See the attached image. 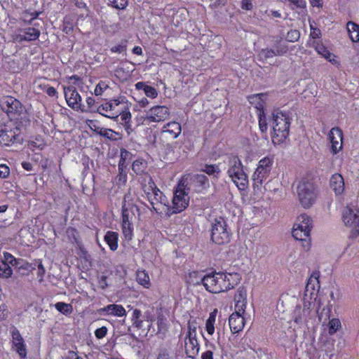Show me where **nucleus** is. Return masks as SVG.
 Segmentation results:
<instances>
[{"label": "nucleus", "instance_id": "nucleus-9", "mask_svg": "<svg viewBox=\"0 0 359 359\" xmlns=\"http://www.w3.org/2000/svg\"><path fill=\"white\" fill-rule=\"evenodd\" d=\"M211 239L217 245H222L229 242V233L226 229V224L223 218H216L212 222Z\"/></svg>", "mask_w": 359, "mask_h": 359}, {"label": "nucleus", "instance_id": "nucleus-21", "mask_svg": "<svg viewBox=\"0 0 359 359\" xmlns=\"http://www.w3.org/2000/svg\"><path fill=\"white\" fill-rule=\"evenodd\" d=\"M229 324L233 334L241 332L245 325V316L232 313L229 318Z\"/></svg>", "mask_w": 359, "mask_h": 359}, {"label": "nucleus", "instance_id": "nucleus-31", "mask_svg": "<svg viewBox=\"0 0 359 359\" xmlns=\"http://www.w3.org/2000/svg\"><path fill=\"white\" fill-rule=\"evenodd\" d=\"M137 281L145 288H149L151 286L150 278L145 271H138L137 272Z\"/></svg>", "mask_w": 359, "mask_h": 359}, {"label": "nucleus", "instance_id": "nucleus-42", "mask_svg": "<svg viewBox=\"0 0 359 359\" xmlns=\"http://www.w3.org/2000/svg\"><path fill=\"white\" fill-rule=\"evenodd\" d=\"M95 132L108 139H114V135L115 133L111 129L97 128L95 129Z\"/></svg>", "mask_w": 359, "mask_h": 359}, {"label": "nucleus", "instance_id": "nucleus-5", "mask_svg": "<svg viewBox=\"0 0 359 359\" xmlns=\"http://www.w3.org/2000/svg\"><path fill=\"white\" fill-rule=\"evenodd\" d=\"M296 193L299 203L304 208L311 207L317 198V191L314 184L306 180L298 182Z\"/></svg>", "mask_w": 359, "mask_h": 359}, {"label": "nucleus", "instance_id": "nucleus-29", "mask_svg": "<svg viewBox=\"0 0 359 359\" xmlns=\"http://www.w3.org/2000/svg\"><path fill=\"white\" fill-rule=\"evenodd\" d=\"M347 30L352 41H359V26L353 22L347 23Z\"/></svg>", "mask_w": 359, "mask_h": 359}, {"label": "nucleus", "instance_id": "nucleus-10", "mask_svg": "<svg viewBox=\"0 0 359 359\" xmlns=\"http://www.w3.org/2000/svg\"><path fill=\"white\" fill-rule=\"evenodd\" d=\"M170 115V109L165 105H155L147 111L144 120L148 123H161Z\"/></svg>", "mask_w": 359, "mask_h": 359}, {"label": "nucleus", "instance_id": "nucleus-28", "mask_svg": "<svg viewBox=\"0 0 359 359\" xmlns=\"http://www.w3.org/2000/svg\"><path fill=\"white\" fill-rule=\"evenodd\" d=\"M118 234L114 231H107L104 236V241L112 251L118 248Z\"/></svg>", "mask_w": 359, "mask_h": 359}, {"label": "nucleus", "instance_id": "nucleus-2", "mask_svg": "<svg viewBox=\"0 0 359 359\" xmlns=\"http://www.w3.org/2000/svg\"><path fill=\"white\" fill-rule=\"evenodd\" d=\"M188 177L183 178L177 184L172 199V205H168L166 215L168 216L184 211L189 204V196L187 189Z\"/></svg>", "mask_w": 359, "mask_h": 359}, {"label": "nucleus", "instance_id": "nucleus-63", "mask_svg": "<svg viewBox=\"0 0 359 359\" xmlns=\"http://www.w3.org/2000/svg\"><path fill=\"white\" fill-rule=\"evenodd\" d=\"M242 8L250 11L252 8V4L250 0H243L242 1Z\"/></svg>", "mask_w": 359, "mask_h": 359}, {"label": "nucleus", "instance_id": "nucleus-53", "mask_svg": "<svg viewBox=\"0 0 359 359\" xmlns=\"http://www.w3.org/2000/svg\"><path fill=\"white\" fill-rule=\"evenodd\" d=\"M302 310L300 307L296 308L294 310V320L297 324H302L304 320V317L302 316Z\"/></svg>", "mask_w": 359, "mask_h": 359}, {"label": "nucleus", "instance_id": "nucleus-57", "mask_svg": "<svg viewBox=\"0 0 359 359\" xmlns=\"http://www.w3.org/2000/svg\"><path fill=\"white\" fill-rule=\"evenodd\" d=\"M107 333V328L104 326L97 329L95 331V335L97 339H102L104 338Z\"/></svg>", "mask_w": 359, "mask_h": 359}, {"label": "nucleus", "instance_id": "nucleus-37", "mask_svg": "<svg viewBox=\"0 0 359 359\" xmlns=\"http://www.w3.org/2000/svg\"><path fill=\"white\" fill-rule=\"evenodd\" d=\"M146 168V163L142 159H137L133 161L132 168L136 174H141Z\"/></svg>", "mask_w": 359, "mask_h": 359}, {"label": "nucleus", "instance_id": "nucleus-59", "mask_svg": "<svg viewBox=\"0 0 359 359\" xmlns=\"http://www.w3.org/2000/svg\"><path fill=\"white\" fill-rule=\"evenodd\" d=\"M8 316L7 307L5 304H2L0 305V321H2L6 318Z\"/></svg>", "mask_w": 359, "mask_h": 359}, {"label": "nucleus", "instance_id": "nucleus-44", "mask_svg": "<svg viewBox=\"0 0 359 359\" xmlns=\"http://www.w3.org/2000/svg\"><path fill=\"white\" fill-rule=\"evenodd\" d=\"M34 266L37 267V276L39 278V281L41 282L46 273V269L41 260L36 261Z\"/></svg>", "mask_w": 359, "mask_h": 359}, {"label": "nucleus", "instance_id": "nucleus-20", "mask_svg": "<svg viewBox=\"0 0 359 359\" xmlns=\"http://www.w3.org/2000/svg\"><path fill=\"white\" fill-rule=\"evenodd\" d=\"M40 31L34 27H28L25 29L19 30V33L15 34L14 40L18 42L22 41H34L39 38Z\"/></svg>", "mask_w": 359, "mask_h": 359}, {"label": "nucleus", "instance_id": "nucleus-32", "mask_svg": "<svg viewBox=\"0 0 359 359\" xmlns=\"http://www.w3.org/2000/svg\"><path fill=\"white\" fill-rule=\"evenodd\" d=\"M216 313L217 311L215 310L214 311L211 312L209 315V317L205 323V330L208 334L212 335L215 332V327L214 324L215 323L216 319Z\"/></svg>", "mask_w": 359, "mask_h": 359}, {"label": "nucleus", "instance_id": "nucleus-47", "mask_svg": "<svg viewBox=\"0 0 359 359\" xmlns=\"http://www.w3.org/2000/svg\"><path fill=\"white\" fill-rule=\"evenodd\" d=\"M109 85L105 81H100L96 86L94 93L95 95H101L107 88Z\"/></svg>", "mask_w": 359, "mask_h": 359}, {"label": "nucleus", "instance_id": "nucleus-55", "mask_svg": "<svg viewBox=\"0 0 359 359\" xmlns=\"http://www.w3.org/2000/svg\"><path fill=\"white\" fill-rule=\"evenodd\" d=\"M130 153L126 150H121V160L119 161V167L121 166H124L125 164L126 163V159L129 158L130 156Z\"/></svg>", "mask_w": 359, "mask_h": 359}, {"label": "nucleus", "instance_id": "nucleus-45", "mask_svg": "<svg viewBox=\"0 0 359 359\" xmlns=\"http://www.w3.org/2000/svg\"><path fill=\"white\" fill-rule=\"evenodd\" d=\"M235 302V312H233V313H238L242 316H245L247 302L240 301Z\"/></svg>", "mask_w": 359, "mask_h": 359}, {"label": "nucleus", "instance_id": "nucleus-24", "mask_svg": "<svg viewBox=\"0 0 359 359\" xmlns=\"http://www.w3.org/2000/svg\"><path fill=\"white\" fill-rule=\"evenodd\" d=\"M330 187L336 194H341L344 190L343 177L339 173L334 174L330 179Z\"/></svg>", "mask_w": 359, "mask_h": 359}, {"label": "nucleus", "instance_id": "nucleus-43", "mask_svg": "<svg viewBox=\"0 0 359 359\" xmlns=\"http://www.w3.org/2000/svg\"><path fill=\"white\" fill-rule=\"evenodd\" d=\"M259 116V126L262 133H266L267 130V123L265 114L264 111L258 113Z\"/></svg>", "mask_w": 359, "mask_h": 359}, {"label": "nucleus", "instance_id": "nucleus-51", "mask_svg": "<svg viewBox=\"0 0 359 359\" xmlns=\"http://www.w3.org/2000/svg\"><path fill=\"white\" fill-rule=\"evenodd\" d=\"M203 171L205 173H207L209 175H215V173L219 172V169L217 166L213 165H206L204 168L203 169Z\"/></svg>", "mask_w": 359, "mask_h": 359}, {"label": "nucleus", "instance_id": "nucleus-50", "mask_svg": "<svg viewBox=\"0 0 359 359\" xmlns=\"http://www.w3.org/2000/svg\"><path fill=\"white\" fill-rule=\"evenodd\" d=\"M111 51L114 53H122L126 51V42H122L111 48Z\"/></svg>", "mask_w": 359, "mask_h": 359}, {"label": "nucleus", "instance_id": "nucleus-11", "mask_svg": "<svg viewBox=\"0 0 359 359\" xmlns=\"http://www.w3.org/2000/svg\"><path fill=\"white\" fill-rule=\"evenodd\" d=\"M22 138L20 135L18 128L9 129L7 126L0 125V144L10 146L15 142H20Z\"/></svg>", "mask_w": 359, "mask_h": 359}, {"label": "nucleus", "instance_id": "nucleus-14", "mask_svg": "<svg viewBox=\"0 0 359 359\" xmlns=\"http://www.w3.org/2000/svg\"><path fill=\"white\" fill-rule=\"evenodd\" d=\"M147 200L156 212H162L164 211L166 213V208L168 207L169 201L166 196L163 195L162 191L158 189L156 190L155 193L152 194L151 197L147 198Z\"/></svg>", "mask_w": 359, "mask_h": 359}, {"label": "nucleus", "instance_id": "nucleus-36", "mask_svg": "<svg viewBox=\"0 0 359 359\" xmlns=\"http://www.w3.org/2000/svg\"><path fill=\"white\" fill-rule=\"evenodd\" d=\"M12 272L11 267L6 262L0 260V277L8 278L11 276Z\"/></svg>", "mask_w": 359, "mask_h": 359}, {"label": "nucleus", "instance_id": "nucleus-13", "mask_svg": "<svg viewBox=\"0 0 359 359\" xmlns=\"http://www.w3.org/2000/svg\"><path fill=\"white\" fill-rule=\"evenodd\" d=\"M119 104V100H111L109 102L100 105L96 109V111L107 118L116 120L120 114V110L118 109Z\"/></svg>", "mask_w": 359, "mask_h": 359}, {"label": "nucleus", "instance_id": "nucleus-38", "mask_svg": "<svg viewBox=\"0 0 359 359\" xmlns=\"http://www.w3.org/2000/svg\"><path fill=\"white\" fill-rule=\"evenodd\" d=\"M235 302H247V290L244 287H239L235 294Z\"/></svg>", "mask_w": 359, "mask_h": 359}, {"label": "nucleus", "instance_id": "nucleus-4", "mask_svg": "<svg viewBox=\"0 0 359 359\" xmlns=\"http://www.w3.org/2000/svg\"><path fill=\"white\" fill-rule=\"evenodd\" d=\"M227 174L240 190L246 189L248 184V177L241 160L237 156H232L229 158Z\"/></svg>", "mask_w": 359, "mask_h": 359}, {"label": "nucleus", "instance_id": "nucleus-8", "mask_svg": "<svg viewBox=\"0 0 359 359\" xmlns=\"http://www.w3.org/2000/svg\"><path fill=\"white\" fill-rule=\"evenodd\" d=\"M344 225L351 229V237L354 238L359 235V209L353 206H347L342 213Z\"/></svg>", "mask_w": 359, "mask_h": 359}, {"label": "nucleus", "instance_id": "nucleus-27", "mask_svg": "<svg viewBox=\"0 0 359 359\" xmlns=\"http://www.w3.org/2000/svg\"><path fill=\"white\" fill-rule=\"evenodd\" d=\"M135 210H137V208L135 206L126 207V205H123L122 208L121 222L134 223V221L136 219L135 214Z\"/></svg>", "mask_w": 359, "mask_h": 359}, {"label": "nucleus", "instance_id": "nucleus-6", "mask_svg": "<svg viewBox=\"0 0 359 359\" xmlns=\"http://www.w3.org/2000/svg\"><path fill=\"white\" fill-rule=\"evenodd\" d=\"M313 222L311 218L306 214L300 215L294 224L292 236L296 239L306 243L309 245L310 232Z\"/></svg>", "mask_w": 359, "mask_h": 359}, {"label": "nucleus", "instance_id": "nucleus-16", "mask_svg": "<svg viewBox=\"0 0 359 359\" xmlns=\"http://www.w3.org/2000/svg\"><path fill=\"white\" fill-rule=\"evenodd\" d=\"M64 93L69 107L76 110L80 109L81 97L74 86L64 87Z\"/></svg>", "mask_w": 359, "mask_h": 359}, {"label": "nucleus", "instance_id": "nucleus-54", "mask_svg": "<svg viewBox=\"0 0 359 359\" xmlns=\"http://www.w3.org/2000/svg\"><path fill=\"white\" fill-rule=\"evenodd\" d=\"M10 169L6 164H0V178L5 179L8 177Z\"/></svg>", "mask_w": 359, "mask_h": 359}, {"label": "nucleus", "instance_id": "nucleus-46", "mask_svg": "<svg viewBox=\"0 0 359 359\" xmlns=\"http://www.w3.org/2000/svg\"><path fill=\"white\" fill-rule=\"evenodd\" d=\"M300 36V33L297 29H291L289 31L286 35L287 41L290 42H295L297 41Z\"/></svg>", "mask_w": 359, "mask_h": 359}, {"label": "nucleus", "instance_id": "nucleus-41", "mask_svg": "<svg viewBox=\"0 0 359 359\" xmlns=\"http://www.w3.org/2000/svg\"><path fill=\"white\" fill-rule=\"evenodd\" d=\"M109 4L116 9L123 10L127 7L128 0H109Z\"/></svg>", "mask_w": 359, "mask_h": 359}, {"label": "nucleus", "instance_id": "nucleus-30", "mask_svg": "<svg viewBox=\"0 0 359 359\" xmlns=\"http://www.w3.org/2000/svg\"><path fill=\"white\" fill-rule=\"evenodd\" d=\"M121 229L125 239L131 241L133 237L134 223L121 222Z\"/></svg>", "mask_w": 359, "mask_h": 359}, {"label": "nucleus", "instance_id": "nucleus-19", "mask_svg": "<svg viewBox=\"0 0 359 359\" xmlns=\"http://www.w3.org/2000/svg\"><path fill=\"white\" fill-rule=\"evenodd\" d=\"M11 333L12 337L13 348L21 357H25L27 355L26 345L19 330L17 328L14 327L11 331Z\"/></svg>", "mask_w": 359, "mask_h": 359}, {"label": "nucleus", "instance_id": "nucleus-3", "mask_svg": "<svg viewBox=\"0 0 359 359\" xmlns=\"http://www.w3.org/2000/svg\"><path fill=\"white\" fill-rule=\"evenodd\" d=\"M272 141L274 144H280L289 135V118L282 111H275L272 116Z\"/></svg>", "mask_w": 359, "mask_h": 359}, {"label": "nucleus", "instance_id": "nucleus-58", "mask_svg": "<svg viewBox=\"0 0 359 359\" xmlns=\"http://www.w3.org/2000/svg\"><path fill=\"white\" fill-rule=\"evenodd\" d=\"M2 260L4 262H6L8 265H13V263L16 262L15 258L8 252L4 253V259Z\"/></svg>", "mask_w": 359, "mask_h": 359}, {"label": "nucleus", "instance_id": "nucleus-39", "mask_svg": "<svg viewBox=\"0 0 359 359\" xmlns=\"http://www.w3.org/2000/svg\"><path fill=\"white\" fill-rule=\"evenodd\" d=\"M272 49H273L276 56H280L287 52L288 47L285 43L279 42Z\"/></svg>", "mask_w": 359, "mask_h": 359}, {"label": "nucleus", "instance_id": "nucleus-49", "mask_svg": "<svg viewBox=\"0 0 359 359\" xmlns=\"http://www.w3.org/2000/svg\"><path fill=\"white\" fill-rule=\"evenodd\" d=\"M144 93L147 97L151 99H154L158 96L157 90L155 88L150 86H147V87H146V89L144 91Z\"/></svg>", "mask_w": 359, "mask_h": 359}, {"label": "nucleus", "instance_id": "nucleus-48", "mask_svg": "<svg viewBox=\"0 0 359 359\" xmlns=\"http://www.w3.org/2000/svg\"><path fill=\"white\" fill-rule=\"evenodd\" d=\"M48 86L44 81L38 80L34 82V88L37 93H41V91L45 92Z\"/></svg>", "mask_w": 359, "mask_h": 359}, {"label": "nucleus", "instance_id": "nucleus-1", "mask_svg": "<svg viewBox=\"0 0 359 359\" xmlns=\"http://www.w3.org/2000/svg\"><path fill=\"white\" fill-rule=\"evenodd\" d=\"M240 280L238 273L215 272L204 276L201 281L207 291L217 294L233 288Z\"/></svg>", "mask_w": 359, "mask_h": 359}, {"label": "nucleus", "instance_id": "nucleus-17", "mask_svg": "<svg viewBox=\"0 0 359 359\" xmlns=\"http://www.w3.org/2000/svg\"><path fill=\"white\" fill-rule=\"evenodd\" d=\"M328 137L331 143V151L333 154H337L342 149V130L339 128H332Z\"/></svg>", "mask_w": 359, "mask_h": 359}, {"label": "nucleus", "instance_id": "nucleus-56", "mask_svg": "<svg viewBox=\"0 0 359 359\" xmlns=\"http://www.w3.org/2000/svg\"><path fill=\"white\" fill-rule=\"evenodd\" d=\"M119 116H121V120L123 122H124V123L130 122L131 114L128 110H126V111H120Z\"/></svg>", "mask_w": 359, "mask_h": 359}, {"label": "nucleus", "instance_id": "nucleus-26", "mask_svg": "<svg viewBox=\"0 0 359 359\" xmlns=\"http://www.w3.org/2000/svg\"><path fill=\"white\" fill-rule=\"evenodd\" d=\"M181 125L175 121H171L164 125L162 128V133H169L172 138H177L181 133Z\"/></svg>", "mask_w": 359, "mask_h": 359}, {"label": "nucleus", "instance_id": "nucleus-23", "mask_svg": "<svg viewBox=\"0 0 359 359\" xmlns=\"http://www.w3.org/2000/svg\"><path fill=\"white\" fill-rule=\"evenodd\" d=\"M267 97L266 94L259 93L250 95L248 99L251 105H252L257 111L258 113L264 111V101Z\"/></svg>", "mask_w": 359, "mask_h": 359}, {"label": "nucleus", "instance_id": "nucleus-35", "mask_svg": "<svg viewBox=\"0 0 359 359\" xmlns=\"http://www.w3.org/2000/svg\"><path fill=\"white\" fill-rule=\"evenodd\" d=\"M55 309L64 315H69L72 312V306L69 304L57 302L55 304Z\"/></svg>", "mask_w": 359, "mask_h": 359}, {"label": "nucleus", "instance_id": "nucleus-62", "mask_svg": "<svg viewBox=\"0 0 359 359\" xmlns=\"http://www.w3.org/2000/svg\"><path fill=\"white\" fill-rule=\"evenodd\" d=\"M311 30L310 36L313 39H318L320 37V29H318L317 28H313L311 25Z\"/></svg>", "mask_w": 359, "mask_h": 359}, {"label": "nucleus", "instance_id": "nucleus-7", "mask_svg": "<svg viewBox=\"0 0 359 359\" xmlns=\"http://www.w3.org/2000/svg\"><path fill=\"white\" fill-rule=\"evenodd\" d=\"M273 161L271 157H264L259 161L258 165L252 176L255 189H260L271 172Z\"/></svg>", "mask_w": 359, "mask_h": 359}, {"label": "nucleus", "instance_id": "nucleus-61", "mask_svg": "<svg viewBox=\"0 0 359 359\" xmlns=\"http://www.w3.org/2000/svg\"><path fill=\"white\" fill-rule=\"evenodd\" d=\"M86 104L88 105V107L90 111H96L95 109V100L94 98L91 97H88L86 98Z\"/></svg>", "mask_w": 359, "mask_h": 359}, {"label": "nucleus", "instance_id": "nucleus-64", "mask_svg": "<svg viewBox=\"0 0 359 359\" xmlns=\"http://www.w3.org/2000/svg\"><path fill=\"white\" fill-rule=\"evenodd\" d=\"M201 359H213V352L212 350H207L202 353Z\"/></svg>", "mask_w": 359, "mask_h": 359}, {"label": "nucleus", "instance_id": "nucleus-40", "mask_svg": "<svg viewBox=\"0 0 359 359\" xmlns=\"http://www.w3.org/2000/svg\"><path fill=\"white\" fill-rule=\"evenodd\" d=\"M275 55V52L272 48H264L260 50L259 53V57L262 60H266L267 59L272 58Z\"/></svg>", "mask_w": 359, "mask_h": 359}, {"label": "nucleus", "instance_id": "nucleus-33", "mask_svg": "<svg viewBox=\"0 0 359 359\" xmlns=\"http://www.w3.org/2000/svg\"><path fill=\"white\" fill-rule=\"evenodd\" d=\"M142 189L147 198H149L151 197L152 194L155 193V191L157 190L158 188L156 187L155 183L151 179H149L147 183L143 184Z\"/></svg>", "mask_w": 359, "mask_h": 359}, {"label": "nucleus", "instance_id": "nucleus-34", "mask_svg": "<svg viewBox=\"0 0 359 359\" xmlns=\"http://www.w3.org/2000/svg\"><path fill=\"white\" fill-rule=\"evenodd\" d=\"M341 327V324L339 318H332L328 323L329 334L330 335L336 333Z\"/></svg>", "mask_w": 359, "mask_h": 359}, {"label": "nucleus", "instance_id": "nucleus-52", "mask_svg": "<svg viewBox=\"0 0 359 359\" xmlns=\"http://www.w3.org/2000/svg\"><path fill=\"white\" fill-rule=\"evenodd\" d=\"M283 2L288 1L296 8H305L306 5V0H282Z\"/></svg>", "mask_w": 359, "mask_h": 359}, {"label": "nucleus", "instance_id": "nucleus-12", "mask_svg": "<svg viewBox=\"0 0 359 359\" xmlns=\"http://www.w3.org/2000/svg\"><path fill=\"white\" fill-rule=\"evenodd\" d=\"M184 349L187 356L192 358H194L199 351V344L196 339V327L191 328L190 325H189V332L184 339Z\"/></svg>", "mask_w": 359, "mask_h": 359}, {"label": "nucleus", "instance_id": "nucleus-60", "mask_svg": "<svg viewBox=\"0 0 359 359\" xmlns=\"http://www.w3.org/2000/svg\"><path fill=\"white\" fill-rule=\"evenodd\" d=\"M45 93L50 97H57V92L56 89L52 86H48Z\"/></svg>", "mask_w": 359, "mask_h": 359}, {"label": "nucleus", "instance_id": "nucleus-18", "mask_svg": "<svg viewBox=\"0 0 359 359\" xmlns=\"http://www.w3.org/2000/svg\"><path fill=\"white\" fill-rule=\"evenodd\" d=\"M189 181L190 184L187 189H192L195 192H203L210 187L208 179L202 174L191 177Z\"/></svg>", "mask_w": 359, "mask_h": 359}, {"label": "nucleus", "instance_id": "nucleus-15", "mask_svg": "<svg viewBox=\"0 0 359 359\" xmlns=\"http://www.w3.org/2000/svg\"><path fill=\"white\" fill-rule=\"evenodd\" d=\"M0 106L1 109L9 116H13L18 114L22 109L20 102L11 96L2 98L0 101Z\"/></svg>", "mask_w": 359, "mask_h": 359}, {"label": "nucleus", "instance_id": "nucleus-25", "mask_svg": "<svg viewBox=\"0 0 359 359\" xmlns=\"http://www.w3.org/2000/svg\"><path fill=\"white\" fill-rule=\"evenodd\" d=\"M315 49L319 55H322L332 64L335 65H339L337 57L330 53V50L323 44L317 43L315 46Z\"/></svg>", "mask_w": 359, "mask_h": 359}, {"label": "nucleus", "instance_id": "nucleus-22", "mask_svg": "<svg viewBox=\"0 0 359 359\" xmlns=\"http://www.w3.org/2000/svg\"><path fill=\"white\" fill-rule=\"evenodd\" d=\"M100 312L102 314L116 317H123L126 316V311L123 306L116 304H109L100 309Z\"/></svg>", "mask_w": 359, "mask_h": 359}]
</instances>
